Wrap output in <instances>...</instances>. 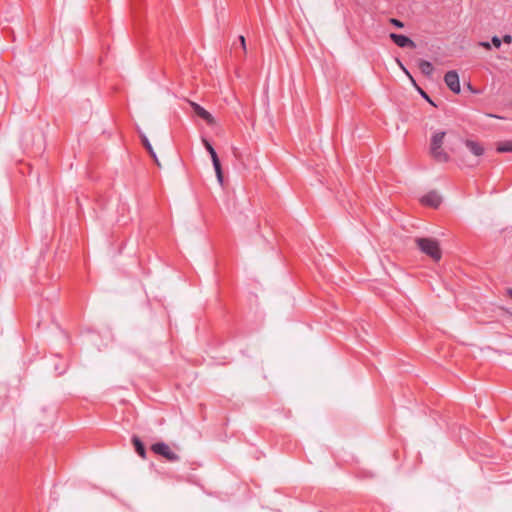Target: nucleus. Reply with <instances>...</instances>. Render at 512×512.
<instances>
[{"label":"nucleus","mask_w":512,"mask_h":512,"mask_svg":"<svg viewBox=\"0 0 512 512\" xmlns=\"http://www.w3.org/2000/svg\"><path fill=\"white\" fill-rule=\"evenodd\" d=\"M202 142H203L206 150L210 154L211 160L218 158V155H217L215 149L213 148V146L211 145V143L207 139H204V138L202 139Z\"/></svg>","instance_id":"15"},{"label":"nucleus","mask_w":512,"mask_h":512,"mask_svg":"<svg viewBox=\"0 0 512 512\" xmlns=\"http://www.w3.org/2000/svg\"><path fill=\"white\" fill-rule=\"evenodd\" d=\"M190 105L197 116L205 120L210 125L214 124V117L210 112L195 102H190Z\"/></svg>","instance_id":"7"},{"label":"nucleus","mask_w":512,"mask_h":512,"mask_svg":"<svg viewBox=\"0 0 512 512\" xmlns=\"http://www.w3.org/2000/svg\"><path fill=\"white\" fill-rule=\"evenodd\" d=\"M468 90H470L473 93H476L477 91L473 89L472 85L470 83L467 84Z\"/></svg>","instance_id":"22"},{"label":"nucleus","mask_w":512,"mask_h":512,"mask_svg":"<svg viewBox=\"0 0 512 512\" xmlns=\"http://www.w3.org/2000/svg\"><path fill=\"white\" fill-rule=\"evenodd\" d=\"M141 140H142V143L144 145V147L146 148V150L148 151V153L150 154V156L153 158V160L155 161V163L160 166V163L158 161V158H157V155L149 141V139L147 138V136L145 135H142L141 136Z\"/></svg>","instance_id":"12"},{"label":"nucleus","mask_w":512,"mask_h":512,"mask_svg":"<svg viewBox=\"0 0 512 512\" xmlns=\"http://www.w3.org/2000/svg\"><path fill=\"white\" fill-rule=\"evenodd\" d=\"M479 46H481V47H483V48H485L487 50L491 49V44L489 42H487V41L479 42Z\"/></svg>","instance_id":"19"},{"label":"nucleus","mask_w":512,"mask_h":512,"mask_svg":"<svg viewBox=\"0 0 512 512\" xmlns=\"http://www.w3.org/2000/svg\"><path fill=\"white\" fill-rule=\"evenodd\" d=\"M151 450L157 454V455H160L162 457H164L166 460L170 461V462H177L179 461L180 457L179 455H177L175 452H173L169 445L166 444L165 442H157V443H154L152 446H151Z\"/></svg>","instance_id":"4"},{"label":"nucleus","mask_w":512,"mask_h":512,"mask_svg":"<svg viewBox=\"0 0 512 512\" xmlns=\"http://www.w3.org/2000/svg\"><path fill=\"white\" fill-rule=\"evenodd\" d=\"M422 203L430 207L437 208L441 204V197L435 191L429 192L421 199Z\"/></svg>","instance_id":"8"},{"label":"nucleus","mask_w":512,"mask_h":512,"mask_svg":"<svg viewBox=\"0 0 512 512\" xmlns=\"http://www.w3.org/2000/svg\"><path fill=\"white\" fill-rule=\"evenodd\" d=\"M491 44H492L495 48L499 49V48L501 47L502 40H501L498 36H496V35H495V36H493V37L491 38Z\"/></svg>","instance_id":"16"},{"label":"nucleus","mask_w":512,"mask_h":512,"mask_svg":"<svg viewBox=\"0 0 512 512\" xmlns=\"http://www.w3.org/2000/svg\"><path fill=\"white\" fill-rule=\"evenodd\" d=\"M419 91H420L421 96H422L424 99H426L429 103H431L432 105H434V103L430 100L429 96H428V95H427L423 90L419 89Z\"/></svg>","instance_id":"20"},{"label":"nucleus","mask_w":512,"mask_h":512,"mask_svg":"<svg viewBox=\"0 0 512 512\" xmlns=\"http://www.w3.org/2000/svg\"><path fill=\"white\" fill-rule=\"evenodd\" d=\"M501 40L506 44H510L512 42V36L510 34H505Z\"/></svg>","instance_id":"18"},{"label":"nucleus","mask_w":512,"mask_h":512,"mask_svg":"<svg viewBox=\"0 0 512 512\" xmlns=\"http://www.w3.org/2000/svg\"><path fill=\"white\" fill-rule=\"evenodd\" d=\"M415 243L419 250L431 257L434 261L441 259L442 253L439 246V242L433 238L417 237Z\"/></svg>","instance_id":"3"},{"label":"nucleus","mask_w":512,"mask_h":512,"mask_svg":"<svg viewBox=\"0 0 512 512\" xmlns=\"http://www.w3.org/2000/svg\"><path fill=\"white\" fill-rule=\"evenodd\" d=\"M419 69L424 75L431 76L434 71V67L431 62L420 59L418 62Z\"/></svg>","instance_id":"11"},{"label":"nucleus","mask_w":512,"mask_h":512,"mask_svg":"<svg viewBox=\"0 0 512 512\" xmlns=\"http://www.w3.org/2000/svg\"><path fill=\"white\" fill-rule=\"evenodd\" d=\"M389 37L397 46H399L401 48H407V47L415 48L416 47L414 41L405 35L397 34V33H390Z\"/></svg>","instance_id":"6"},{"label":"nucleus","mask_w":512,"mask_h":512,"mask_svg":"<svg viewBox=\"0 0 512 512\" xmlns=\"http://www.w3.org/2000/svg\"><path fill=\"white\" fill-rule=\"evenodd\" d=\"M21 146L25 151L35 150V154H39L44 149V136L39 130H26L21 138Z\"/></svg>","instance_id":"1"},{"label":"nucleus","mask_w":512,"mask_h":512,"mask_svg":"<svg viewBox=\"0 0 512 512\" xmlns=\"http://www.w3.org/2000/svg\"><path fill=\"white\" fill-rule=\"evenodd\" d=\"M397 62L400 65V67L408 74V71L404 68V66L402 65V62H400L399 60H397Z\"/></svg>","instance_id":"24"},{"label":"nucleus","mask_w":512,"mask_h":512,"mask_svg":"<svg viewBox=\"0 0 512 512\" xmlns=\"http://www.w3.org/2000/svg\"><path fill=\"white\" fill-rule=\"evenodd\" d=\"M389 22L395 26L396 28H403L404 27V23L402 21H400L399 19H396V18H390Z\"/></svg>","instance_id":"17"},{"label":"nucleus","mask_w":512,"mask_h":512,"mask_svg":"<svg viewBox=\"0 0 512 512\" xmlns=\"http://www.w3.org/2000/svg\"><path fill=\"white\" fill-rule=\"evenodd\" d=\"M132 443L134 445L136 453L142 459H145L146 458V449H145V446H144L143 442L141 441V439L138 436L133 435L132 436Z\"/></svg>","instance_id":"10"},{"label":"nucleus","mask_w":512,"mask_h":512,"mask_svg":"<svg viewBox=\"0 0 512 512\" xmlns=\"http://www.w3.org/2000/svg\"><path fill=\"white\" fill-rule=\"evenodd\" d=\"M444 82L447 87L454 93L459 94L461 91L459 75L457 71L450 70L444 75Z\"/></svg>","instance_id":"5"},{"label":"nucleus","mask_w":512,"mask_h":512,"mask_svg":"<svg viewBox=\"0 0 512 512\" xmlns=\"http://www.w3.org/2000/svg\"><path fill=\"white\" fill-rule=\"evenodd\" d=\"M499 153L512 152V141L500 142L496 148Z\"/></svg>","instance_id":"14"},{"label":"nucleus","mask_w":512,"mask_h":512,"mask_svg":"<svg viewBox=\"0 0 512 512\" xmlns=\"http://www.w3.org/2000/svg\"><path fill=\"white\" fill-rule=\"evenodd\" d=\"M507 295L512 299V288L506 290Z\"/></svg>","instance_id":"23"},{"label":"nucleus","mask_w":512,"mask_h":512,"mask_svg":"<svg viewBox=\"0 0 512 512\" xmlns=\"http://www.w3.org/2000/svg\"><path fill=\"white\" fill-rule=\"evenodd\" d=\"M465 145L466 147L469 149V151L479 157L481 155H483L484 153V148L481 146L480 143L476 142V141H473V140H466L465 141Z\"/></svg>","instance_id":"9"},{"label":"nucleus","mask_w":512,"mask_h":512,"mask_svg":"<svg viewBox=\"0 0 512 512\" xmlns=\"http://www.w3.org/2000/svg\"><path fill=\"white\" fill-rule=\"evenodd\" d=\"M445 135V131H437L432 135L430 140V155L435 161L441 163L448 162L450 159L448 153L442 148Z\"/></svg>","instance_id":"2"},{"label":"nucleus","mask_w":512,"mask_h":512,"mask_svg":"<svg viewBox=\"0 0 512 512\" xmlns=\"http://www.w3.org/2000/svg\"><path fill=\"white\" fill-rule=\"evenodd\" d=\"M239 40L241 42V46H242L243 50L245 51L246 50V42H245L244 36H242V35L239 36Z\"/></svg>","instance_id":"21"},{"label":"nucleus","mask_w":512,"mask_h":512,"mask_svg":"<svg viewBox=\"0 0 512 512\" xmlns=\"http://www.w3.org/2000/svg\"><path fill=\"white\" fill-rule=\"evenodd\" d=\"M212 163H213V167H214V170L216 173L217 180L222 185L223 184V173H222V168H221V163H220L219 158L213 159Z\"/></svg>","instance_id":"13"}]
</instances>
